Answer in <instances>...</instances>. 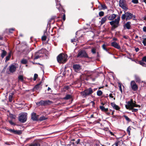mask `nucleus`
Here are the masks:
<instances>
[{
  "label": "nucleus",
  "mask_w": 146,
  "mask_h": 146,
  "mask_svg": "<svg viewBox=\"0 0 146 146\" xmlns=\"http://www.w3.org/2000/svg\"><path fill=\"white\" fill-rule=\"evenodd\" d=\"M116 17L117 15L114 14H112L108 16V19L110 21H112L110 22L109 23L112 26V28L113 29L117 27L119 25V23L120 20L119 16L113 20Z\"/></svg>",
  "instance_id": "f257e3e1"
},
{
  "label": "nucleus",
  "mask_w": 146,
  "mask_h": 146,
  "mask_svg": "<svg viewBox=\"0 0 146 146\" xmlns=\"http://www.w3.org/2000/svg\"><path fill=\"white\" fill-rule=\"evenodd\" d=\"M133 102L132 99H131L130 101L127 102V104L125 105L126 108L127 109L131 110L132 112H136L138 110L137 109L133 108L138 107H139L140 106L138 105L135 104V102Z\"/></svg>",
  "instance_id": "f03ea898"
},
{
  "label": "nucleus",
  "mask_w": 146,
  "mask_h": 146,
  "mask_svg": "<svg viewBox=\"0 0 146 146\" xmlns=\"http://www.w3.org/2000/svg\"><path fill=\"white\" fill-rule=\"evenodd\" d=\"M67 55L63 53L59 54L57 57L58 62L60 63H64L67 61Z\"/></svg>",
  "instance_id": "7ed1b4c3"
},
{
  "label": "nucleus",
  "mask_w": 146,
  "mask_h": 146,
  "mask_svg": "<svg viewBox=\"0 0 146 146\" xmlns=\"http://www.w3.org/2000/svg\"><path fill=\"white\" fill-rule=\"evenodd\" d=\"M93 92V91L91 88H90L86 89L83 92L81 93V94L82 96L84 97H86L87 96H89Z\"/></svg>",
  "instance_id": "20e7f679"
},
{
  "label": "nucleus",
  "mask_w": 146,
  "mask_h": 146,
  "mask_svg": "<svg viewBox=\"0 0 146 146\" xmlns=\"http://www.w3.org/2000/svg\"><path fill=\"white\" fill-rule=\"evenodd\" d=\"M19 119V121L23 123L25 122L27 120V113H23L20 114Z\"/></svg>",
  "instance_id": "39448f33"
},
{
  "label": "nucleus",
  "mask_w": 146,
  "mask_h": 146,
  "mask_svg": "<svg viewBox=\"0 0 146 146\" xmlns=\"http://www.w3.org/2000/svg\"><path fill=\"white\" fill-rule=\"evenodd\" d=\"M133 16L132 14L129 12H126L122 15L121 18L122 20H124L125 19L127 21L132 18Z\"/></svg>",
  "instance_id": "423d86ee"
},
{
  "label": "nucleus",
  "mask_w": 146,
  "mask_h": 146,
  "mask_svg": "<svg viewBox=\"0 0 146 146\" xmlns=\"http://www.w3.org/2000/svg\"><path fill=\"white\" fill-rule=\"evenodd\" d=\"M52 102L49 100H41L39 102L36 103V104L38 106H45L51 104Z\"/></svg>",
  "instance_id": "0eeeda50"
},
{
  "label": "nucleus",
  "mask_w": 146,
  "mask_h": 146,
  "mask_svg": "<svg viewBox=\"0 0 146 146\" xmlns=\"http://www.w3.org/2000/svg\"><path fill=\"white\" fill-rule=\"evenodd\" d=\"M77 57H85L88 58V56L87 54L84 50H82L78 52L77 56Z\"/></svg>",
  "instance_id": "6e6552de"
},
{
  "label": "nucleus",
  "mask_w": 146,
  "mask_h": 146,
  "mask_svg": "<svg viewBox=\"0 0 146 146\" xmlns=\"http://www.w3.org/2000/svg\"><path fill=\"white\" fill-rule=\"evenodd\" d=\"M17 67L15 65L12 64L9 67V72L11 73L15 72L16 70Z\"/></svg>",
  "instance_id": "1a4fd4ad"
},
{
  "label": "nucleus",
  "mask_w": 146,
  "mask_h": 146,
  "mask_svg": "<svg viewBox=\"0 0 146 146\" xmlns=\"http://www.w3.org/2000/svg\"><path fill=\"white\" fill-rule=\"evenodd\" d=\"M119 6L124 10H126L128 9L125 3L123 1L120 0L119 1Z\"/></svg>",
  "instance_id": "9d476101"
},
{
  "label": "nucleus",
  "mask_w": 146,
  "mask_h": 146,
  "mask_svg": "<svg viewBox=\"0 0 146 146\" xmlns=\"http://www.w3.org/2000/svg\"><path fill=\"white\" fill-rule=\"evenodd\" d=\"M72 67L74 70L76 72H78L81 69V66L78 64H74Z\"/></svg>",
  "instance_id": "9b49d317"
},
{
  "label": "nucleus",
  "mask_w": 146,
  "mask_h": 146,
  "mask_svg": "<svg viewBox=\"0 0 146 146\" xmlns=\"http://www.w3.org/2000/svg\"><path fill=\"white\" fill-rule=\"evenodd\" d=\"M131 88L134 91L138 89V87L134 81H132L131 82Z\"/></svg>",
  "instance_id": "f8f14e48"
},
{
  "label": "nucleus",
  "mask_w": 146,
  "mask_h": 146,
  "mask_svg": "<svg viewBox=\"0 0 146 146\" xmlns=\"http://www.w3.org/2000/svg\"><path fill=\"white\" fill-rule=\"evenodd\" d=\"M139 64L142 66L145 67L146 66V56H144L141 60L139 61Z\"/></svg>",
  "instance_id": "ddd939ff"
},
{
  "label": "nucleus",
  "mask_w": 146,
  "mask_h": 146,
  "mask_svg": "<svg viewBox=\"0 0 146 146\" xmlns=\"http://www.w3.org/2000/svg\"><path fill=\"white\" fill-rule=\"evenodd\" d=\"M6 129L9 131L10 132L14 134H19L20 133V131L17 130H15L14 129H9L8 128H6Z\"/></svg>",
  "instance_id": "4468645a"
},
{
  "label": "nucleus",
  "mask_w": 146,
  "mask_h": 146,
  "mask_svg": "<svg viewBox=\"0 0 146 146\" xmlns=\"http://www.w3.org/2000/svg\"><path fill=\"white\" fill-rule=\"evenodd\" d=\"M111 45L112 46L120 50L121 49L120 46L115 42L114 41L112 42L111 43Z\"/></svg>",
  "instance_id": "2eb2a0df"
},
{
  "label": "nucleus",
  "mask_w": 146,
  "mask_h": 146,
  "mask_svg": "<svg viewBox=\"0 0 146 146\" xmlns=\"http://www.w3.org/2000/svg\"><path fill=\"white\" fill-rule=\"evenodd\" d=\"M38 115H37L35 113L33 112L31 114V118L33 121H38Z\"/></svg>",
  "instance_id": "dca6fc26"
},
{
  "label": "nucleus",
  "mask_w": 146,
  "mask_h": 146,
  "mask_svg": "<svg viewBox=\"0 0 146 146\" xmlns=\"http://www.w3.org/2000/svg\"><path fill=\"white\" fill-rule=\"evenodd\" d=\"M131 23L128 21L123 25V27L124 29H131Z\"/></svg>",
  "instance_id": "f3484780"
},
{
  "label": "nucleus",
  "mask_w": 146,
  "mask_h": 146,
  "mask_svg": "<svg viewBox=\"0 0 146 146\" xmlns=\"http://www.w3.org/2000/svg\"><path fill=\"white\" fill-rule=\"evenodd\" d=\"M42 56V53H40V51H39L36 53L34 59H37Z\"/></svg>",
  "instance_id": "a211bd4d"
},
{
  "label": "nucleus",
  "mask_w": 146,
  "mask_h": 146,
  "mask_svg": "<svg viewBox=\"0 0 146 146\" xmlns=\"http://www.w3.org/2000/svg\"><path fill=\"white\" fill-rule=\"evenodd\" d=\"M108 18V16H106L102 18L101 20V21H100V23H101V25H102L104 23Z\"/></svg>",
  "instance_id": "6ab92c4d"
},
{
  "label": "nucleus",
  "mask_w": 146,
  "mask_h": 146,
  "mask_svg": "<svg viewBox=\"0 0 146 146\" xmlns=\"http://www.w3.org/2000/svg\"><path fill=\"white\" fill-rule=\"evenodd\" d=\"M111 105L113 109L118 110L120 109V108L117 105H116L114 103H111Z\"/></svg>",
  "instance_id": "aec40b11"
},
{
  "label": "nucleus",
  "mask_w": 146,
  "mask_h": 146,
  "mask_svg": "<svg viewBox=\"0 0 146 146\" xmlns=\"http://www.w3.org/2000/svg\"><path fill=\"white\" fill-rule=\"evenodd\" d=\"M29 146H40V144L38 141H36L29 144Z\"/></svg>",
  "instance_id": "412c9836"
},
{
  "label": "nucleus",
  "mask_w": 146,
  "mask_h": 146,
  "mask_svg": "<svg viewBox=\"0 0 146 146\" xmlns=\"http://www.w3.org/2000/svg\"><path fill=\"white\" fill-rule=\"evenodd\" d=\"M42 83L41 81L38 84L36 85L34 87V88L36 90H38L39 88H40L42 85L41 84Z\"/></svg>",
  "instance_id": "4be33fe9"
},
{
  "label": "nucleus",
  "mask_w": 146,
  "mask_h": 146,
  "mask_svg": "<svg viewBox=\"0 0 146 146\" xmlns=\"http://www.w3.org/2000/svg\"><path fill=\"white\" fill-rule=\"evenodd\" d=\"M11 54V51H10V52L8 54V55L6 57V59L5 60V62H7V61H8L10 59Z\"/></svg>",
  "instance_id": "5701e85b"
},
{
  "label": "nucleus",
  "mask_w": 146,
  "mask_h": 146,
  "mask_svg": "<svg viewBox=\"0 0 146 146\" xmlns=\"http://www.w3.org/2000/svg\"><path fill=\"white\" fill-rule=\"evenodd\" d=\"M2 53L1 54V57L2 58H3L4 56L6 55L7 52L6 51L4 50H2Z\"/></svg>",
  "instance_id": "b1692460"
},
{
  "label": "nucleus",
  "mask_w": 146,
  "mask_h": 146,
  "mask_svg": "<svg viewBox=\"0 0 146 146\" xmlns=\"http://www.w3.org/2000/svg\"><path fill=\"white\" fill-rule=\"evenodd\" d=\"M135 77L136 81L137 82H138V83L140 82L141 80L139 77L138 76L135 75Z\"/></svg>",
  "instance_id": "393cba45"
},
{
  "label": "nucleus",
  "mask_w": 146,
  "mask_h": 146,
  "mask_svg": "<svg viewBox=\"0 0 146 146\" xmlns=\"http://www.w3.org/2000/svg\"><path fill=\"white\" fill-rule=\"evenodd\" d=\"M100 108L101 109L102 111L106 112L108 111V108H106L102 106H100Z\"/></svg>",
  "instance_id": "a878e982"
},
{
  "label": "nucleus",
  "mask_w": 146,
  "mask_h": 146,
  "mask_svg": "<svg viewBox=\"0 0 146 146\" xmlns=\"http://www.w3.org/2000/svg\"><path fill=\"white\" fill-rule=\"evenodd\" d=\"M56 7L59 10L60 8H61V5L59 2L57 1V0H56Z\"/></svg>",
  "instance_id": "bb28decb"
},
{
  "label": "nucleus",
  "mask_w": 146,
  "mask_h": 146,
  "mask_svg": "<svg viewBox=\"0 0 146 146\" xmlns=\"http://www.w3.org/2000/svg\"><path fill=\"white\" fill-rule=\"evenodd\" d=\"M145 37V36L144 35L142 36V38L143 39L142 42L145 46L146 45V38Z\"/></svg>",
  "instance_id": "cd10ccee"
},
{
  "label": "nucleus",
  "mask_w": 146,
  "mask_h": 146,
  "mask_svg": "<svg viewBox=\"0 0 146 146\" xmlns=\"http://www.w3.org/2000/svg\"><path fill=\"white\" fill-rule=\"evenodd\" d=\"M71 96L70 95L67 94L66 96L64 97V99L65 100H68L70 99L71 98Z\"/></svg>",
  "instance_id": "c85d7f7f"
},
{
  "label": "nucleus",
  "mask_w": 146,
  "mask_h": 146,
  "mask_svg": "<svg viewBox=\"0 0 146 146\" xmlns=\"http://www.w3.org/2000/svg\"><path fill=\"white\" fill-rule=\"evenodd\" d=\"M27 61L26 59H23L21 61V63L23 64H26L27 63Z\"/></svg>",
  "instance_id": "c756f323"
},
{
  "label": "nucleus",
  "mask_w": 146,
  "mask_h": 146,
  "mask_svg": "<svg viewBox=\"0 0 146 146\" xmlns=\"http://www.w3.org/2000/svg\"><path fill=\"white\" fill-rule=\"evenodd\" d=\"M102 92L100 90H98L97 91V95L98 96H101L102 95Z\"/></svg>",
  "instance_id": "7c9ffc66"
},
{
  "label": "nucleus",
  "mask_w": 146,
  "mask_h": 146,
  "mask_svg": "<svg viewBox=\"0 0 146 146\" xmlns=\"http://www.w3.org/2000/svg\"><path fill=\"white\" fill-rule=\"evenodd\" d=\"M123 117L125 118V119L128 122H130L131 121L130 119L126 115H123Z\"/></svg>",
  "instance_id": "2f4dec72"
},
{
  "label": "nucleus",
  "mask_w": 146,
  "mask_h": 146,
  "mask_svg": "<svg viewBox=\"0 0 146 146\" xmlns=\"http://www.w3.org/2000/svg\"><path fill=\"white\" fill-rule=\"evenodd\" d=\"M46 119V118L44 116H42L40 117L39 120L40 121H42Z\"/></svg>",
  "instance_id": "473e14b6"
},
{
  "label": "nucleus",
  "mask_w": 146,
  "mask_h": 146,
  "mask_svg": "<svg viewBox=\"0 0 146 146\" xmlns=\"http://www.w3.org/2000/svg\"><path fill=\"white\" fill-rule=\"evenodd\" d=\"M131 130V128H130V127H128L127 128V132L128 133V134L129 135H130V132Z\"/></svg>",
  "instance_id": "72a5a7b5"
},
{
  "label": "nucleus",
  "mask_w": 146,
  "mask_h": 146,
  "mask_svg": "<svg viewBox=\"0 0 146 146\" xmlns=\"http://www.w3.org/2000/svg\"><path fill=\"white\" fill-rule=\"evenodd\" d=\"M13 96L12 95H9V102H11L12 101Z\"/></svg>",
  "instance_id": "f704fd0d"
},
{
  "label": "nucleus",
  "mask_w": 146,
  "mask_h": 146,
  "mask_svg": "<svg viewBox=\"0 0 146 146\" xmlns=\"http://www.w3.org/2000/svg\"><path fill=\"white\" fill-rule=\"evenodd\" d=\"M102 47L104 50H105L107 52H108V50L107 49L106 47V45L105 44L103 45Z\"/></svg>",
  "instance_id": "c9c22d12"
},
{
  "label": "nucleus",
  "mask_w": 146,
  "mask_h": 146,
  "mask_svg": "<svg viewBox=\"0 0 146 146\" xmlns=\"http://www.w3.org/2000/svg\"><path fill=\"white\" fill-rule=\"evenodd\" d=\"M104 12L101 11L99 13V15L100 17H102L104 16Z\"/></svg>",
  "instance_id": "e433bc0d"
},
{
  "label": "nucleus",
  "mask_w": 146,
  "mask_h": 146,
  "mask_svg": "<svg viewBox=\"0 0 146 146\" xmlns=\"http://www.w3.org/2000/svg\"><path fill=\"white\" fill-rule=\"evenodd\" d=\"M100 5L101 7H102V9H107V7L106 5L104 4H101Z\"/></svg>",
  "instance_id": "4c0bfd02"
},
{
  "label": "nucleus",
  "mask_w": 146,
  "mask_h": 146,
  "mask_svg": "<svg viewBox=\"0 0 146 146\" xmlns=\"http://www.w3.org/2000/svg\"><path fill=\"white\" fill-rule=\"evenodd\" d=\"M96 48H93L92 49L91 52L93 54H95L96 53Z\"/></svg>",
  "instance_id": "58836bf2"
},
{
  "label": "nucleus",
  "mask_w": 146,
  "mask_h": 146,
  "mask_svg": "<svg viewBox=\"0 0 146 146\" xmlns=\"http://www.w3.org/2000/svg\"><path fill=\"white\" fill-rule=\"evenodd\" d=\"M38 75L36 74H35L34 75V80L35 81L36 80V78L38 77Z\"/></svg>",
  "instance_id": "ea45409f"
},
{
  "label": "nucleus",
  "mask_w": 146,
  "mask_h": 146,
  "mask_svg": "<svg viewBox=\"0 0 146 146\" xmlns=\"http://www.w3.org/2000/svg\"><path fill=\"white\" fill-rule=\"evenodd\" d=\"M118 86H119V89L120 91L121 92V93H122V89L121 88V85L120 84H119Z\"/></svg>",
  "instance_id": "a19ab883"
},
{
  "label": "nucleus",
  "mask_w": 146,
  "mask_h": 146,
  "mask_svg": "<svg viewBox=\"0 0 146 146\" xmlns=\"http://www.w3.org/2000/svg\"><path fill=\"white\" fill-rule=\"evenodd\" d=\"M92 74V72L89 71L87 72V75L88 76H91Z\"/></svg>",
  "instance_id": "79ce46f5"
},
{
  "label": "nucleus",
  "mask_w": 146,
  "mask_h": 146,
  "mask_svg": "<svg viewBox=\"0 0 146 146\" xmlns=\"http://www.w3.org/2000/svg\"><path fill=\"white\" fill-rule=\"evenodd\" d=\"M18 79L19 80H20L21 81H23V77L22 76L20 75L18 77Z\"/></svg>",
  "instance_id": "37998d69"
},
{
  "label": "nucleus",
  "mask_w": 146,
  "mask_h": 146,
  "mask_svg": "<svg viewBox=\"0 0 146 146\" xmlns=\"http://www.w3.org/2000/svg\"><path fill=\"white\" fill-rule=\"evenodd\" d=\"M132 2L135 4H137L138 3V0H132Z\"/></svg>",
  "instance_id": "c03bdc74"
},
{
  "label": "nucleus",
  "mask_w": 146,
  "mask_h": 146,
  "mask_svg": "<svg viewBox=\"0 0 146 146\" xmlns=\"http://www.w3.org/2000/svg\"><path fill=\"white\" fill-rule=\"evenodd\" d=\"M46 36H43L42 37V40L45 41L46 40Z\"/></svg>",
  "instance_id": "a18cd8bd"
},
{
  "label": "nucleus",
  "mask_w": 146,
  "mask_h": 146,
  "mask_svg": "<svg viewBox=\"0 0 146 146\" xmlns=\"http://www.w3.org/2000/svg\"><path fill=\"white\" fill-rule=\"evenodd\" d=\"M69 87L68 86H65L64 88V89L65 90H64V91H65L66 90H68L69 89Z\"/></svg>",
  "instance_id": "49530a36"
},
{
  "label": "nucleus",
  "mask_w": 146,
  "mask_h": 146,
  "mask_svg": "<svg viewBox=\"0 0 146 146\" xmlns=\"http://www.w3.org/2000/svg\"><path fill=\"white\" fill-rule=\"evenodd\" d=\"M78 41V40L75 38H73L71 39V41L72 42H76Z\"/></svg>",
  "instance_id": "de8ad7c7"
},
{
  "label": "nucleus",
  "mask_w": 146,
  "mask_h": 146,
  "mask_svg": "<svg viewBox=\"0 0 146 146\" xmlns=\"http://www.w3.org/2000/svg\"><path fill=\"white\" fill-rule=\"evenodd\" d=\"M14 30H15V29H13V28H12V29H10L9 30V32L10 33H12V32L13 31H14Z\"/></svg>",
  "instance_id": "09e8293b"
},
{
  "label": "nucleus",
  "mask_w": 146,
  "mask_h": 146,
  "mask_svg": "<svg viewBox=\"0 0 146 146\" xmlns=\"http://www.w3.org/2000/svg\"><path fill=\"white\" fill-rule=\"evenodd\" d=\"M62 19L64 21L66 19V16L65 14H64L62 17Z\"/></svg>",
  "instance_id": "8fccbe9b"
},
{
  "label": "nucleus",
  "mask_w": 146,
  "mask_h": 146,
  "mask_svg": "<svg viewBox=\"0 0 146 146\" xmlns=\"http://www.w3.org/2000/svg\"><path fill=\"white\" fill-rule=\"evenodd\" d=\"M9 123L12 125H14L15 124L12 121H9Z\"/></svg>",
  "instance_id": "3c124183"
},
{
  "label": "nucleus",
  "mask_w": 146,
  "mask_h": 146,
  "mask_svg": "<svg viewBox=\"0 0 146 146\" xmlns=\"http://www.w3.org/2000/svg\"><path fill=\"white\" fill-rule=\"evenodd\" d=\"M118 146V142H116L112 146Z\"/></svg>",
  "instance_id": "603ef678"
},
{
  "label": "nucleus",
  "mask_w": 146,
  "mask_h": 146,
  "mask_svg": "<svg viewBox=\"0 0 146 146\" xmlns=\"http://www.w3.org/2000/svg\"><path fill=\"white\" fill-rule=\"evenodd\" d=\"M80 139H78L77 141L76 142V143L77 144H78L80 142Z\"/></svg>",
  "instance_id": "864d4df0"
},
{
  "label": "nucleus",
  "mask_w": 146,
  "mask_h": 146,
  "mask_svg": "<svg viewBox=\"0 0 146 146\" xmlns=\"http://www.w3.org/2000/svg\"><path fill=\"white\" fill-rule=\"evenodd\" d=\"M109 96L110 97L112 98H113L114 97L113 96H112V94H109Z\"/></svg>",
  "instance_id": "5fc2aeb1"
},
{
  "label": "nucleus",
  "mask_w": 146,
  "mask_h": 146,
  "mask_svg": "<svg viewBox=\"0 0 146 146\" xmlns=\"http://www.w3.org/2000/svg\"><path fill=\"white\" fill-rule=\"evenodd\" d=\"M139 48H135V50L136 52H138L139 50Z\"/></svg>",
  "instance_id": "6e6d98bb"
},
{
  "label": "nucleus",
  "mask_w": 146,
  "mask_h": 146,
  "mask_svg": "<svg viewBox=\"0 0 146 146\" xmlns=\"http://www.w3.org/2000/svg\"><path fill=\"white\" fill-rule=\"evenodd\" d=\"M94 146H100V145L98 143H96L94 145Z\"/></svg>",
  "instance_id": "4d7b16f0"
},
{
  "label": "nucleus",
  "mask_w": 146,
  "mask_h": 146,
  "mask_svg": "<svg viewBox=\"0 0 146 146\" xmlns=\"http://www.w3.org/2000/svg\"><path fill=\"white\" fill-rule=\"evenodd\" d=\"M143 31L144 32H146V27H144L143 28Z\"/></svg>",
  "instance_id": "13d9d810"
},
{
  "label": "nucleus",
  "mask_w": 146,
  "mask_h": 146,
  "mask_svg": "<svg viewBox=\"0 0 146 146\" xmlns=\"http://www.w3.org/2000/svg\"><path fill=\"white\" fill-rule=\"evenodd\" d=\"M142 2H143L145 3L146 4V0H143V1H141Z\"/></svg>",
  "instance_id": "bf43d9fd"
},
{
  "label": "nucleus",
  "mask_w": 146,
  "mask_h": 146,
  "mask_svg": "<svg viewBox=\"0 0 146 146\" xmlns=\"http://www.w3.org/2000/svg\"><path fill=\"white\" fill-rule=\"evenodd\" d=\"M90 117L91 118H93L94 117V115L93 114H92L91 115V116H90Z\"/></svg>",
  "instance_id": "052dcab7"
},
{
  "label": "nucleus",
  "mask_w": 146,
  "mask_h": 146,
  "mask_svg": "<svg viewBox=\"0 0 146 146\" xmlns=\"http://www.w3.org/2000/svg\"><path fill=\"white\" fill-rule=\"evenodd\" d=\"M113 40H117V39L116 38H113Z\"/></svg>",
  "instance_id": "680f3d73"
},
{
  "label": "nucleus",
  "mask_w": 146,
  "mask_h": 146,
  "mask_svg": "<svg viewBox=\"0 0 146 146\" xmlns=\"http://www.w3.org/2000/svg\"><path fill=\"white\" fill-rule=\"evenodd\" d=\"M5 144L7 145H10V144L7 142H5Z\"/></svg>",
  "instance_id": "e2e57ef3"
},
{
  "label": "nucleus",
  "mask_w": 146,
  "mask_h": 146,
  "mask_svg": "<svg viewBox=\"0 0 146 146\" xmlns=\"http://www.w3.org/2000/svg\"><path fill=\"white\" fill-rule=\"evenodd\" d=\"M51 89L49 87H48V90L49 91Z\"/></svg>",
  "instance_id": "0e129e2a"
},
{
  "label": "nucleus",
  "mask_w": 146,
  "mask_h": 146,
  "mask_svg": "<svg viewBox=\"0 0 146 146\" xmlns=\"http://www.w3.org/2000/svg\"><path fill=\"white\" fill-rule=\"evenodd\" d=\"M138 36L137 35L135 37V38H138Z\"/></svg>",
  "instance_id": "69168bd1"
},
{
  "label": "nucleus",
  "mask_w": 146,
  "mask_h": 146,
  "mask_svg": "<svg viewBox=\"0 0 146 146\" xmlns=\"http://www.w3.org/2000/svg\"><path fill=\"white\" fill-rule=\"evenodd\" d=\"M106 113L108 115H109L110 114V113L109 112H107Z\"/></svg>",
  "instance_id": "338daca9"
},
{
  "label": "nucleus",
  "mask_w": 146,
  "mask_h": 146,
  "mask_svg": "<svg viewBox=\"0 0 146 146\" xmlns=\"http://www.w3.org/2000/svg\"><path fill=\"white\" fill-rule=\"evenodd\" d=\"M123 38H126V39L127 38V37H126V36H124Z\"/></svg>",
  "instance_id": "774afa93"
}]
</instances>
